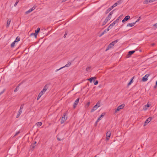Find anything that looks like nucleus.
Masks as SVG:
<instances>
[{
    "instance_id": "4468645a",
    "label": "nucleus",
    "mask_w": 157,
    "mask_h": 157,
    "mask_svg": "<svg viewBox=\"0 0 157 157\" xmlns=\"http://www.w3.org/2000/svg\"><path fill=\"white\" fill-rule=\"evenodd\" d=\"M135 52V51H130L128 52V56H129L128 57L130 56L132 54L134 53Z\"/></svg>"
},
{
    "instance_id": "3c124183",
    "label": "nucleus",
    "mask_w": 157,
    "mask_h": 157,
    "mask_svg": "<svg viewBox=\"0 0 157 157\" xmlns=\"http://www.w3.org/2000/svg\"><path fill=\"white\" fill-rule=\"evenodd\" d=\"M105 33L103 32L101 33V34L99 36L100 37L102 35H104Z\"/></svg>"
},
{
    "instance_id": "dca6fc26",
    "label": "nucleus",
    "mask_w": 157,
    "mask_h": 157,
    "mask_svg": "<svg viewBox=\"0 0 157 157\" xmlns=\"http://www.w3.org/2000/svg\"><path fill=\"white\" fill-rule=\"evenodd\" d=\"M111 132L110 131H108L106 134V136L110 137L111 135Z\"/></svg>"
},
{
    "instance_id": "a19ab883",
    "label": "nucleus",
    "mask_w": 157,
    "mask_h": 157,
    "mask_svg": "<svg viewBox=\"0 0 157 157\" xmlns=\"http://www.w3.org/2000/svg\"><path fill=\"white\" fill-rule=\"evenodd\" d=\"M141 19V17H139L138 19L136 20V21L135 22L136 23V22H137L139 21Z\"/></svg>"
},
{
    "instance_id": "a878e982",
    "label": "nucleus",
    "mask_w": 157,
    "mask_h": 157,
    "mask_svg": "<svg viewBox=\"0 0 157 157\" xmlns=\"http://www.w3.org/2000/svg\"><path fill=\"white\" fill-rule=\"evenodd\" d=\"M111 11V9H108L105 12L106 14L108 13Z\"/></svg>"
},
{
    "instance_id": "6ab92c4d",
    "label": "nucleus",
    "mask_w": 157,
    "mask_h": 157,
    "mask_svg": "<svg viewBox=\"0 0 157 157\" xmlns=\"http://www.w3.org/2000/svg\"><path fill=\"white\" fill-rule=\"evenodd\" d=\"M42 123L41 122H38L36 123V125L38 126H40L42 125Z\"/></svg>"
},
{
    "instance_id": "7ed1b4c3",
    "label": "nucleus",
    "mask_w": 157,
    "mask_h": 157,
    "mask_svg": "<svg viewBox=\"0 0 157 157\" xmlns=\"http://www.w3.org/2000/svg\"><path fill=\"white\" fill-rule=\"evenodd\" d=\"M66 113H64L61 118V124H63L67 119V117H65V116L66 115Z\"/></svg>"
},
{
    "instance_id": "37998d69",
    "label": "nucleus",
    "mask_w": 157,
    "mask_h": 157,
    "mask_svg": "<svg viewBox=\"0 0 157 157\" xmlns=\"http://www.w3.org/2000/svg\"><path fill=\"white\" fill-rule=\"evenodd\" d=\"M96 105H97V106L98 107L100 106V103L98 102H97Z\"/></svg>"
},
{
    "instance_id": "f8f14e48",
    "label": "nucleus",
    "mask_w": 157,
    "mask_h": 157,
    "mask_svg": "<svg viewBox=\"0 0 157 157\" xmlns=\"http://www.w3.org/2000/svg\"><path fill=\"white\" fill-rule=\"evenodd\" d=\"M105 114V113H102L101 115L100 116V117L98 118V120H97V122H98L100 120H101V118L104 116V115Z\"/></svg>"
},
{
    "instance_id": "7c9ffc66",
    "label": "nucleus",
    "mask_w": 157,
    "mask_h": 157,
    "mask_svg": "<svg viewBox=\"0 0 157 157\" xmlns=\"http://www.w3.org/2000/svg\"><path fill=\"white\" fill-rule=\"evenodd\" d=\"M109 30V29H108V28L107 29L105 30L103 32H104L105 33H107L108 31Z\"/></svg>"
},
{
    "instance_id": "c03bdc74",
    "label": "nucleus",
    "mask_w": 157,
    "mask_h": 157,
    "mask_svg": "<svg viewBox=\"0 0 157 157\" xmlns=\"http://www.w3.org/2000/svg\"><path fill=\"white\" fill-rule=\"evenodd\" d=\"M121 0H119L117 2V3L118 4H120L121 3Z\"/></svg>"
},
{
    "instance_id": "5701e85b",
    "label": "nucleus",
    "mask_w": 157,
    "mask_h": 157,
    "mask_svg": "<svg viewBox=\"0 0 157 157\" xmlns=\"http://www.w3.org/2000/svg\"><path fill=\"white\" fill-rule=\"evenodd\" d=\"M151 2L150 0H145L144 2V4H147Z\"/></svg>"
},
{
    "instance_id": "680f3d73",
    "label": "nucleus",
    "mask_w": 157,
    "mask_h": 157,
    "mask_svg": "<svg viewBox=\"0 0 157 157\" xmlns=\"http://www.w3.org/2000/svg\"><path fill=\"white\" fill-rule=\"evenodd\" d=\"M132 83H130V82H129L128 83V86H129Z\"/></svg>"
},
{
    "instance_id": "09e8293b",
    "label": "nucleus",
    "mask_w": 157,
    "mask_h": 157,
    "mask_svg": "<svg viewBox=\"0 0 157 157\" xmlns=\"http://www.w3.org/2000/svg\"><path fill=\"white\" fill-rule=\"evenodd\" d=\"M20 114H20L18 113V114L17 115L16 118H18L19 117Z\"/></svg>"
},
{
    "instance_id": "8fccbe9b",
    "label": "nucleus",
    "mask_w": 157,
    "mask_h": 157,
    "mask_svg": "<svg viewBox=\"0 0 157 157\" xmlns=\"http://www.w3.org/2000/svg\"><path fill=\"white\" fill-rule=\"evenodd\" d=\"M62 68H63V67H61L60 68H59V69H57V70H56V72H57V71H58L59 70H60V69H62Z\"/></svg>"
},
{
    "instance_id": "9b49d317",
    "label": "nucleus",
    "mask_w": 157,
    "mask_h": 157,
    "mask_svg": "<svg viewBox=\"0 0 157 157\" xmlns=\"http://www.w3.org/2000/svg\"><path fill=\"white\" fill-rule=\"evenodd\" d=\"M98 108V107L97 106V105H94L93 108L91 109V112H94L95 110H96L97 108Z\"/></svg>"
},
{
    "instance_id": "b1692460",
    "label": "nucleus",
    "mask_w": 157,
    "mask_h": 157,
    "mask_svg": "<svg viewBox=\"0 0 157 157\" xmlns=\"http://www.w3.org/2000/svg\"><path fill=\"white\" fill-rule=\"evenodd\" d=\"M42 95V94L39 93V94H38L37 97V100H38L39 99V98L41 97Z\"/></svg>"
},
{
    "instance_id": "13d9d810",
    "label": "nucleus",
    "mask_w": 157,
    "mask_h": 157,
    "mask_svg": "<svg viewBox=\"0 0 157 157\" xmlns=\"http://www.w3.org/2000/svg\"><path fill=\"white\" fill-rule=\"evenodd\" d=\"M151 2H153L154 1H155V0H150Z\"/></svg>"
},
{
    "instance_id": "69168bd1",
    "label": "nucleus",
    "mask_w": 157,
    "mask_h": 157,
    "mask_svg": "<svg viewBox=\"0 0 157 157\" xmlns=\"http://www.w3.org/2000/svg\"><path fill=\"white\" fill-rule=\"evenodd\" d=\"M36 141H35V142L33 144H35H35H36Z\"/></svg>"
},
{
    "instance_id": "2f4dec72",
    "label": "nucleus",
    "mask_w": 157,
    "mask_h": 157,
    "mask_svg": "<svg viewBox=\"0 0 157 157\" xmlns=\"http://www.w3.org/2000/svg\"><path fill=\"white\" fill-rule=\"evenodd\" d=\"M113 10L111 11L110 12V13L108 14V16H109V17H111V16L112 15V14H113Z\"/></svg>"
},
{
    "instance_id": "0eeeda50",
    "label": "nucleus",
    "mask_w": 157,
    "mask_h": 157,
    "mask_svg": "<svg viewBox=\"0 0 157 157\" xmlns=\"http://www.w3.org/2000/svg\"><path fill=\"white\" fill-rule=\"evenodd\" d=\"M149 75L146 74L144 77H143L142 79V81L143 82H146L147 80V78Z\"/></svg>"
},
{
    "instance_id": "774afa93",
    "label": "nucleus",
    "mask_w": 157,
    "mask_h": 157,
    "mask_svg": "<svg viewBox=\"0 0 157 157\" xmlns=\"http://www.w3.org/2000/svg\"><path fill=\"white\" fill-rule=\"evenodd\" d=\"M156 84H157V80L156 81Z\"/></svg>"
},
{
    "instance_id": "393cba45",
    "label": "nucleus",
    "mask_w": 157,
    "mask_h": 157,
    "mask_svg": "<svg viewBox=\"0 0 157 157\" xmlns=\"http://www.w3.org/2000/svg\"><path fill=\"white\" fill-rule=\"evenodd\" d=\"M15 43L16 41H14L11 44V48H13L14 47Z\"/></svg>"
},
{
    "instance_id": "052dcab7",
    "label": "nucleus",
    "mask_w": 157,
    "mask_h": 157,
    "mask_svg": "<svg viewBox=\"0 0 157 157\" xmlns=\"http://www.w3.org/2000/svg\"><path fill=\"white\" fill-rule=\"evenodd\" d=\"M110 137H106V140H109V139Z\"/></svg>"
},
{
    "instance_id": "a211bd4d",
    "label": "nucleus",
    "mask_w": 157,
    "mask_h": 157,
    "mask_svg": "<svg viewBox=\"0 0 157 157\" xmlns=\"http://www.w3.org/2000/svg\"><path fill=\"white\" fill-rule=\"evenodd\" d=\"M135 23L136 22H134L133 23H128L127 25V26H133L135 24Z\"/></svg>"
},
{
    "instance_id": "79ce46f5",
    "label": "nucleus",
    "mask_w": 157,
    "mask_h": 157,
    "mask_svg": "<svg viewBox=\"0 0 157 157\" xmlns=\"http://www.w3.org/2000/svg\"><path fill=\"white\" fill-rule=\"evenodd\" d=\"M23 107H24V104L21 105L20 106V109H23Z\"/></svg>"
},
{
    "instance_id": "cd10ccee",
    "label": "nucleus",
    "mask_w": 157,
    "mask_h": 157,
    "mask_svg": "<svg viewBox=\"0 0 157 157\" xmlns=\"http://www.w3.org/2000/svg\"><path fill=\"white\" fill-rule=\"evenodd\" d=\"M20 40V38L18 36L17 37L15 40L14 41H16V42H18Z\"/></svg>"
},
{
    "instance_id": "f704fd0d",
    "label": "nucleus",
    "mask_w": 157,
    "mask_h": 157,
    "mask_svg": "<svg viewBox=\"0 0 157 157\" xmlns=\"http://www.w3.org/2000/svg\"><path fill=\"white\" fill-rule=\"evenodd\" d=\"M36 6H34L31 9L32 10V11H33L36 8Z\"/></svg>"
},
{
    "instance_id": "c756f323",
    "label": "nucleus",
    "mask_w": 157,
    "mask_h": 157,
    "mask_svg": "<svg viewBox=\"0 0 157 157\" xmlns=\"http://www.w3.org/2000/svg\"><path fill=\"white\" fill-rule=\"evenodd\" d=\"M91 68V67H87L86 69V71H88Z\"/></svg>"
},
{
    "instance_id": "ea45409f",
    "label": "nucleus",
    "mask_w": 157,
    "mask_h": 157,
    "mask_svg": "<svg viewBox=\"0 0 157 157\" xmlns=\"http://www.w3.org/2000/svg\"><path fill=\"white\" fill-rule=\"evenodd\" d=\"M22 109H20L19 110L18 113L21 114V113H22Z\"/></svg>"
},
{
    "instance_id": "20e7f679",
    "label": "nucleus",
    "mask_w": 157,
    "mask_h": 157,
    "mask_svg": "<svg viewBox=\"0 0 157 157\" xmlns=\"http://www.w3.org/2000/svg\"><path fill=\"white\" fill-rule=\"evenodd\" d=\"M125 106V105L124 104H122L121 105L118 106L115 111V113H116L117 112V111H119L121 109H123Z\"/></svg>"
},
{
    "instance_id": "ddd939ff",
    "label": "nucleus",
    "mask_w": 157,
    "mask_h": 157,
    "mask_svg": "<svg viewBox=\"0 0 157 157\" xmlns=\"http://www.w3.org/2000/svg\"><path fill=\"white\" fill-rule=\"evenodd\" d=\"M11 21L10 19H8L7 21L6 27L8 28L9 27L10 25V24Z\"/></svg>"
},
{
    "instance_id": "de8ad7c7",
    "label": "nucleus",
    "mask_w": 157,
    "mask_h": 157,
    "mask_svg": "<svg viewBox=\"0 0 157 157\" xmlns=\"http://www.w3.org/2000/svg\"><path fill=\"white\" fill-rule=\"evenodd\" d=\"M5 90L4 89L0 93V95L3 94L5 91Z\"/></svg>"
},
{
    "instance_id": "4be33fe9",
    "label": "nucleus",
    "mask_w": 157,
    "mask_h": 157,
    "mask_svg": "<svg viewBox=\"0 0 157 157\" xmlns=\"http://www.w3.org/2000/svg\"><path fill=\"white\" fill-rule=\"evenodd\" d=\"M20 84H18V85L17 86L16 88L14 90V92H16L17 91V89L19 88Z\"/></svg>"
},
{
    "instance_id": "5fc2aeb1",
    "label": "nucleus",
    "mask_w": 157,
    "mask_h": 157,
    "mask_svg": "<svg viewBox=\"0 0 157 157\" xmlns=\"http://www.w3.org/2000/svg\"><path fill=\"white\" fill-rule=\"evenodd\" d=\"M150 106V105L149 104H147L146 105H145V107H149Z\"/></svg>"
},
{
    "instance_id": "49530a36",
    "label": "nucleus",
    "mask_w": 157,
    "mask_h": 157,
    "mask_svg": "<svg viewBox=\"0 0 157 157\" xmlns=\"http://www.w3.org/2000/svg\"><path fill=\"white\" fill-rule=\"evenodd\" d=\"M153 26L155 28H157V23L154 25Z\"/></svg>"
},
{
    "instance_id": "2eb2a0df",
    "label": "nucleus",
    "mask_w": 157,
    "mask_h": 157,
    "mask_svg": "<svg viewBox=\"0 0 157 157\" xmlns=\"http://www.w3.org/2000/svg\"><path fill=\"white\" fill-rule=\"evenodd\" d=\"M96 78V77H92L88 79V80H89L90 82H92V81L94 80Z\"/></svg>"
},
{
    "instance_id": "603ef678",
    "label": "nucleus",
    "mask_w": 157,
    "mask_h": 157,
    "mask_svg": "<svg viewBox=\"0 0 157 157\" xmlns=\"http://www.w3.org/2000/svg\"><path fill=\"white\" fill-rule=\"evenodd\" d=\"M157 87V84H155V85L154 86V88L155 89Z\"/></svg>"
},
{
    "instance_id": "473e14b6",
    "label": "nucleus",
    "mask_w": 157,
    "mask_h": 157,
    "mask_svg": "<svg viewBox=\"0 0 157 157\" xmlns=\"http://www.w3.org/2000/svg\"><path fill=\"white\" fill-rule=\"evenodd\" d=\"M20 133V131H18L15 134V135H14V136H13V137H15L16 136H17V135H18L19 133Z\"/></svg>"
},
{
    "instance_id": "bb28decb",
    "label": "nucleus",
    "mask_w": 157,
    "mask_h": 157,
    "mask_svg": "<svg viewBox=\"0 0 157 157\" xmlns=\"http://www.w3.org/2000/svg\"><path fill=\"white\" fill-rule=\"evenodd\" d=\"M79 101V98H78L75 100L74 103H75V104H78Z\"/></svg>"
},
{
    "instance_id": "c85d7f7f",
    "label": "nucleus",
    "mask_w": 157,
    "mask_h": 157,
    "mask_svg": "<svg viewBox=\"0 0 157 157\" xmlns=\"http://www.w3.org/2000/svg\"><path fill=\"white\" fill-rule=\"evenodd\" d=\"M98 81L96 80V81H95L94 80V84L95 85H97L98 84Z\"/></svg>"
},
{
    "instance_id": "58836bf2",
    "label": "nucleus",
    "mask_w": 157,
    "mask_h": 157,
    "mask_svg": "<svg viewBox=\"0 0 157 157\" xmlns=\"http://www.w3.org/2000/svg\"><path fill=\"white\" fill-rule=\"evenodd\" d=\"M77 104H75L74 103V104L73 105V108H74V109H75L76 107V105Z\"/></svg>"
},
{
    "instance_id": "bf43d9fd",
    "label": "nucleus",
    "mask_w": 157,
    "mask_h": 157,
    "mask_svg": "<svg viewBox=\"0 0 157 157\" xmlns=\"http://www.w3.org/2000/svg\"><path fill=\"white\" fill-rule=\"evenodd\" d=\"M90 102H88L87 103V106H89V105H90Z\"/></svg>"
},
{
    "instance_id": "a18cd8bd",
    "label": "nucleus",
    "mask_w": 157,
    "mask_h": 157,
    "mask_svg": "<svg viewBox=\"0 0 157 157\" xmlns=\"http://www.w3.org/2000/svg\"><path fill=\"white\" fill-rule=\"evenodd\" d=\"M63 139H61L58 137L57 138V140L58 141H61Z\"/></svg>"
},
{
    "instance_id": "f257e3e1",
    "label": "nucleus",
    "mask_w": 157,
    "mask_h": 157,
    "mask_svg": "<svg viewBox=\"0 0 157 157\" xmlns=\"http://www.w3.org/2000/svg\"><path fill=\"white\" fill-rule=\"evenodd\" d=\"M118 41V40H116L110 43L107 48L105 51H107L108 50L112 48L114 46V44Z\"/></svg>"
},
{
    "instance_id": "6e6552de",
    "label": "nucleus",
    "mask_w": 157,
    "mask_h": 157,
    "mask_svg": "<svg viewBox=\"0 0 157 157\" xmlns=\"http://www.w3.org/2000/svg\"><path fill=\"white\" fill-rule=\"evenodd\" d=\"M40 31V28H38L37 30H35V33L34 34V36L35 38H36L37 37V35L38 33Z\"/></svg>"
},
{
    "instance_id": "e433bc0d",
    "label": "nucleus",
    "mask_w": 157,
    "mask_h": 157,
    "mask_svg": "<svg viewBox=\"0 0 157 157\" xmlns=\"http://www.w3.org/2000/svg\"><path fill=\"white\" fill-rule=\"evenodd\" d=\"M36 6H34L31 9L32 10V11H33L36 8Z\"/></svg>"
},
{
    "instance_id": "6e6d98bb",
    "label": "nucleus",
    "mask_w": 157,
    "mask_h": 157,
    "mask_svg": "<svg viewBox=\"0 0 157 157\" xmlns=\"http://www.w3.org/2000/svg\"><path fill=\"white\" fill-rule=\"evenodd\" d=\"M34 34H35V33H32L31 34H30V36H34Z\"/></svg>"
},
{
    "instance_id": "9d476101",
    "label": "nucleus",
    "mask_w": 157,
    "mask_h": 157,
    "mask_svg": "<svg viewBox=\"0 0 157 157\" xmlns=\"http://www.w3.org/2000/svg\"><path fill=\"white\" fill-rule=\"evenodd\" d=\"M130 17L129 15H127L125 17L124 19L122 20V22L124 23L128 20L130 19Z\"/></svg>"
},
{
    "instance_id": "1a4fd4ad",
    "label": "nucleus",
    "mask_w": 157,
    "mask_h": 157,
    "mask_svg": "<svg viewBox=\"0 0 157 157\" xmlns=\"http://www.w3.org/2000/svg\"><path fill=\"white\" fill-rule=\"evenodd\" d=\"M152 118L151 117H149L145 121L144 123V126H145L146 124H147L151 120Z\"/></svg>"
},
{
    "instance_id": "4c0bfd02",
    "label": "nucleus",
    "mask_w": 157,
    "mask_h": 157,
    "mask_svg": "<svg viewBox=\"0 0 157 157\" xmlns=\"http://www.w3.org/2000/svg\"><path fill=\"white\" fill-rule=\"evenodd\" d=\"M134 78V76H133V77L131 79L130 81L129 82L131 83H132V82H133V79Z\"/></svg>"
},
{
    "instance_id": "f3484780",
    "label": "nucleus",
    "mask_w": 157,
    "mask_h": 157,
    "mask_svg": "<svg viewBox=\"0 0 157 157\" xmlns=\"http://www.w3.org/2000/svg\"><path fill=\"white\" fill-rule=\"evenodd\" d=\"M71 65V63L70 62H68V63L65 66L63 67V68L66 67H69Z\"/></svg>"
},
{
    "instance_id": "aec40b11",
    "label": "nucleus",
    "mask_w": 157,
    "mask_h": 157,
    "mask_svg": "<svg viewBox=\"0 0 157 157\" xmlns=\"http://www.w3.org/2000/svg\"><path fill=\"white\" fill-rule=\"evenodd\" d=\"M32 11H32V9H30L28 10L27 11H26L25 12V13L26 14H29V13H30Z\"/></svg>"
},
{
    "instance_id": "e2e57ef3",
    "label": "nucleus",
    "mask_w": 157,
    "mask_h": 157,
    "mask_svg": "<svg viewBox=\"0 0 157 157\" xmlns=\"http://www.w3.org/2000/svg\"><path fill=\"white\" fill-rule=\"evenodd\" d=\"M67 0H63L62 1V2H64L65 1H67Z\"/></svg>"
},
{
    "instance_id": "39448f33",
    "label": "nucleus",
    "mask_w": 157,
    "mask_h": 157,
    "mask_svg": "<svg viewBox=\"0 0 157 157\" xmlns=\"http://www.w3.org/2000/svg\"><path fill=\"white\" fill-rule=\"evenodd\" d=\"M47 89V87L46 85H45L43 89L41 91V92L40 93L42 95L45 93V92L46 91V90Z\"/></svg>"
},
{
    "instance_id": "72a5a7b5",
    "label": "nucleus",
    "mask_w": 157,
    "mask_h": 157,
    "mask_svg": "<svg viewBox=\"0 0 157 157\" xmlns=\"http://www.w3.org/2000/svg\"><path fill=\"white\" fill-rule=\"evenodd\" d=\"M19 2V0H17L16 2H15V4L14 5V6H17V3H18Z\"/></svg>"
},
{
    "instance_id": "0e129e2a",
    "label": "nucleus",
    "mask_w": 157,
    "mask_h": 157,
    "mask_svg": "<svg viewBox=\"0 0 157 157\" xmlns=\"http://www.w3.org/2000/svg\"><path fill=\"white\" fill-rule=\"evenodd\" d=\"M147 108H143V109L144 110H146L147 109Z\"/></svg>"
},
{
    "instance_id": "c9c22d12",
    "label": "nucleus",
    "mask_w": 157,
    "mask_h": 157,
    "mask_svg": "<svg viewBox=\"0 0 157 157\" xmlns=\"http://www.w3.org/2000/svg\"><path fill=\"white\" fill-rule=\"evenodd\" d=\"M36 6H34L31 9L32 10V11H33L36 8Z\"/></svg>"
},
{
    "instance_id": "864d4df0",
    "label": "nucleus",
    "mask_w": 157,
    "mask_h": 157,
    "mask_svg": "<svg viewBox=\"0 0 157 157\" xmlns=\"http://www.w3.org/2000/svg\"><path fill=\"white\" fill-rule=\"evenodd\" d=\"M118 5V3L117 2H116L115 3H114L113 5L115 6V7L117 6Z\"/></svg>"
},
{
    "instance_id": "f03ea898",
    "label": "nucleus",
    "mask_w": 157,
    "mask_h": 157,
    "mask_svg": "<svg viewBox=\"0 0 157 157\" xmlns=\"http://www.w3.org/2000/svg\"><path fill=\"white\" fill-rule=\"evenodd\" d=\"M120 17H118V18H117V19L115 20V21H114V22L112 23L108 27V29H111L112 27L116 24L118 22H119V18H120Z\"/></svg>"
},
{
    "instance_id": "4d7b16f0",
    "label": "nucleus",
    "mask_w": 157,
    "mask_h": 157,
    "mask_svg": "<svg viewBox=\"0 0 157 157\" xmlns=\"http://www.w3.org/2000/svg\"><path fill=\"white\" fill-rule=\"evenodd\" d=\"M67 35V34L66 33H65L63 36L64 38H65L66 37Z\"/></svg>"
},
{
    "instance_id": "338daca9",
    "label": "nucleus",
    "mask_w": 157,
    "mask_h": 157,
    "mask_svg": "<svg viewBox=\"0 0 157 157\" xmlns=\"http://www.w3.org/2000/svg\"><path fill=\"white\" fill-rule=\"evenodd\" d=\"M154 45H155V44H151V45H152V46H154Z\"/></svg>"
},
{
    "instance_id": "423d86ee",
    "label": "nucleus",
    "mask_w": 157,
    "mask_h": 157,
    "mask_svg": "<svg viewBox=\"0 0 157 157\" xmlns=\"http://www.w3.org/2000/svg\"><path fill=\"white\" fill-rule=\"evenodd\" d=\"M111 17H109V16H108L107 17H106V18L105 20L103 22L102 25H104L106 23L108 22V21L110 20Z\"/></svg>"
},
{
    "instance_id": "412c9836",
    "label": "nucleus",
    "mask_w": 157,
    "mask_h": 157,
    "mask_svg": "<svg viewBox=\"0 0 157 157\" xmlns=\"http://www.w3.org/2000/svg\"><path fill=\"white\" fill-rule=\"evenodd\" d=\"M36 145L33 144H32L31 145V149L32 150H33L34 148L35 147Z\"/></svg>"
}]
</instances>
